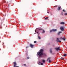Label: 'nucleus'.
I'll return each instance as SVG.
<instances>
[{
	"mask_svg": "<svg viewBox=\"0 0 67 67\" xmlns=\"http://www.w3.org/2000/svg\"><path fill=\"white\" fill-rule=\"evenodd\" d=\"M43 51H44V49H41L40 50V52H37V56L39 55L40 58L42 57V55H44L43 53L42 52H43Z\"/></svg>",
	"mask_w": 67,
	"mask_h": 67,
	"instance_id": "1",
	"label": "nucleus"
},
{
	"mask_svg": "<svg viewBox=\"0 0 67 67\" xmlns=\"http://www.w3.org/2000/svg\"><path fill=\"white\" fill-rule=\"evenodd\" d=\"M42 30V29L41 28H37L36 30H35V32L36 33V30H38V31H41V30Z\"/></svg>",
	"mask_w": 67,
	"mask_h": 67,
	"instance_id": "2",
	"label": "nucleus"
},
{
	"mask_svg": "<svg viewBox=\"0 0 67 67\" xmlns=\"http://www.w3.org/2000/svg\"><path fill=\"white\" fill-rule=\"evenodd\" d=\"M57 42L58 43V42H59V43H60L61 42H62V41H59V38H57Z\"/></svg>",
	"mask_w": 67,
	"mask_h": 67,
	"instance_id": "3",
	"label": "nucleus"
},
{
	"mask_svg": "<svg viewBox=\"0 0 67 67\" xmlns=\"http://www.w3.org/2000/svg\"><path fill=\"white\" fill-rule=\"evenodd\" d=\"M60 29L61 30V31H64V27H61L60 28Z\"/></svg>",
	"mask_w": 67,
	"mask_h": 67,
	"instance_id": "4",
	"label": "nucleus"
},
{
	"mask_svg": "<svg viewBox=\"0 0 67 67\" xmlns=\"http://www.w3.org/2000/svg\"><path fill=\"white\" fill-rule=\"evenodd\" d=\"M55 49L57 51H60V48L59 47L58 48H55Z\"/></svg>",
	"mask_w": 67,
	"mask_h": 67,
	"instance_id": "5",
	"label": "nucleus"
},
{
	"mask_svg": "<svg viewBox=\"0 0 67 67\" xmlns=\"http://www.w3.org/2000/svg\"><path fill=\"white\" fill-rule=\"evenodd\" d=\"M30 46L31 48H33V47L34 46V44H30Z\"/></svg>",
	"mask_w": 67,
	"mask_h": 67,
	"instance_id": "6",
	"label": "nucleus"
},
{
	"mask_svg": "<svg viewBox=\"0 0 67 67\" xmlns=\"http://www.w3.org/2000/svg\"><path fill=\"white\" fill-rule=\"evenodd\" d=\"M13 64L14 65V67H16V62H14L13 63Z\"/></svg>",
	"mask_w": 67,
	"mask_h": 67,
	"instance_id": "7",
	"label": "nucleus"
},
{
	"mask_svg": "<svg viewBox=\"0 0 67 67\" xmlns=\"http://www.w3.org/2000/svg\"><path fill=\"white\" fill-rule=\"evenodd\" d=\"M59 6L58 7V10H60V9H62L61 7H60V6L59 5Z\"/></svg>",
	"mask_w": 67,
	"mask_h": 67,
	"instance_id": "8",
	"label": "nucleus"
},
{
	"mask_svg": "<svg viewBox=\"0 0 67 67\" xmlns=\"http://www.w3.org/2000/svg\"><path fill=\"white\" fill-rule=\"evenodd\" d=\"M60 24L61 25H64V24H65V23L64 22H61Z\"/></svg>",
	"mask_w": 67,
	"mask_h": 67,
	"instance_id": "9",
	"label": "nucleus"
},
{
	"mask_svg": "<svg viewBox=\"0 0 67 67\" xmlns=\"http://www.w3.org/2000/svg\"><path fill=\"white\" fill-rule=\"evenodd\" d=\"M52 31L53 32H56L57 31V29H52Z\"/></svg>",
	"mask_w": 67,
	"mask_h": 67,
	"instance_id": "10",
	"label": "nucleus"
},
{
	"mask_svg": "<svg viewBox=\"0 0 67 67\" xmlns=\"http://www.w3.org/2000/svg\"><path fill=\"white\" fill-rule=\"evenodd\" d=\"M51 53H52V48H51L50 49Z\"/></svg>",
	"mask_w": 67,
	"mask_h": 67,
	"instance_id": "11",
	"label": "nucleus"
},
{
	"mask_svg": "<svg viewBox=\"0 0 67 67\" xmlns=\"http://www.w3.org/2000/svg\"><path fill=\"white\" fill-rule=\"evenodd\" d=\"M62 33V32L61 31L59 32L58 34V35H60V33Z\"/></svg>",
	"mask_w": 67,
	"mask_h": 67,
	"instance_id": "12",
	"label": "nucleus"
},
{
	"mask_svg": "<svg viewBox=\"0 0 67 67\" xmlns=\"http://www.w3.org/2000/svg\"><path fill=\"white\" fill-rule=\"evenodd\" d=\"M63 56L65 57H66V56H67V55L66 54H63Z\"/></svg>",
	"mask_w": 67,
	"mask_h": 67,
	"instance_id": "13",
	"label": "nucleus"
},
{
	"mask_svg": "<svg viewBox=\"0 0 67 67\" xmlns=\"http://www.w3.org/2000/svg\"><path fill=\"white\" fill-rule=\"evenodd\" d=\"M43 32H42V33H44L45 32V31L44 30H43Z\"/></svg>",
	"mask_w": 67,
	"mask_h": 67,
	"instance_id": "14",
	"label": "nucleus"
},
{
	"mask_svg": "<svg viewBox=\"0 0 67 67\" xmlns=\"http://www.w3.org/2000/svg\"><path fill=\"white\" fill-rule=\"evenodd\" d=\"M42 62L43 63H45V60L44 59H43L42 60Z\"/></svg>",
	"mask_w": 67,
	"mask_h": 67,
	"instance_id": "15",
	"label": "nucleus"
},
{
	"mask_svg": "<svg viewBox=\"0 0 67 67\" xmlns=\"http://www.w3.org/2000/svg\"><path fill=\"white\" fill-rule=\"evenodd\" d=\"M48 17H47L46 18H45V20H47V19H48Z\"/></svg>",
	"mask_w": 67,
	"mask_h": 67,
	"instance_id": "16",
	"label": "nucleus"
},
{
	"mask_svg": "<svg viewBox=\"0 0 67 67\" xmlns=\"http://www.w3.org/2000/svg\"><path fill=\"white\" fill-rule=\"evenodd\" d=\"M38 38H39V40H41V37H40V36H38Z\"/></svg>",
	"mask_w": 67,
	"mask_h": 67,
	"instance_id": "17",
	"label": "nucleus"
},
{
	"mask_svg": "<svg viewBox=\"0 0 67 67\" xmlns=\"http://www.w3.org/2000/svg\"><path fill=\"white\" fill-rule=\"evenodd\" d=\"M59 39L60 40H63V38L62 37H61Z\"/></svg>",
	"mask_w": 67,
	"mask_h": 67,
	"instance_id": "18",
	"label": "nucleus"
},
{
	"mask_svg": "<svg viewBox=\"0 0 67 67\" xmlns=\"http://www.w3.org/2000/svg\"><path fill=\"white\" fill-rule=\"evenodd\" d=\"M49 63H51L52 62V61H51V60H49Z\"/></svg>",
	"mask_w": 67,
	"mask_h": 67,
	"instance_id": "19",
	"label": "nucleus"
},
{
	"mask_svg": "<svg viewBox=\"0 0 67 67\" xmlns=\"http://www.w3.org/2000/svg\"><path fill=\"white\" fill-rule=\"evenodd\" d=\"M53 32V29L51 30L50 31V32Z\"/></svg>",
	"mask_w": 67,
	"mask_h": 67,
	"instance_id": "20",
	"label": "nucleus"
},
{
	"mask_svg": "<svg viewBox=\"0 0 67 67\" xmlns=\"http://www.w3.org/2000/svg\"><path fill=\"white\" fill-rule=\"evenodd\" d=\"M64 15H67V13H65L64 14Z\"/></svg>",
	"mask_w": 67,
	"mask_h": 67,
	"instance_id": "21",
	"label": "nucleus"
},
{
	"mask_svg": "<svg viewBox=\"0 0 67 67\" xmlns=\"http://www.w3.org/2000/svg\"><path fill=\"white\" fill-rule=\"evenodd\" d=\"M63 12H65V10L64 9H63Z\"/></svg>",
	"mask_w": 67,
	"mask_h": 67,
	"instance_id": "22",
	"label": "nucleus"
},
{
	"mask_svg": "<svg viewBox=\"0 0 67 67\" xmlns=\"http://www.w3.org/2000/svg\"><path fill=\"white\" fill-rule=\"evenodd\" d=\"M63 41H65V40H66L65 38H63Z\"/></svg>",
	"mask_w": 67,
	"mask_h": 67,
	"instance_id": "23",
	"label": "nucleus"
},
{
	"mask_svg": "<svg viewBox=\"0 0 67 67\" xmlns=\"http://www.w3.org/2000/svg\"><path fill=\"white\" fill-rule=\"evenodd\" d=\"M38 65H41V62H39V63H38Z\"/></svg>",
	"mask_w": 67,
	"mask_h": 67,
	"instance_id": "24",
	"label": "nucleus"
},
{
	"mask_svg": "<svg viewBox=\"0 0 67 67\" xmlns=\"http://www.w3.org/2000/svg\"><path fill=\"white\" fill-rule=\"evenodd\" d=\"M41 65H43V63H41Z\"/></svg>",
	"mask_w": 67,
	"mask_h": 67,
	"instance_id": "25",
	"label": "nucleus"
},
{
	"mask_svg": "<svg viewBox=\"0 0 67 67\" xmlns=\"http://www.w3.org/2000/svg\"><path fill=\"white\" fill-rule=\"evenodd\" d=\"M23 65H24V66H26V64H24Z\"/></svg>",
	"mask_w": 67,
	"mask_h": 67,
	"instance_id": "26",
	"label": "nucleus"
},
{
	"mask_svg": "<svg viewBox=\"0 0 67 67\" xmlns=\"http://www.w3.org/2000/svg\"><path fill=\"white\" fill-rule=\"evenodd\" d=\"M25 15H26V16L27 15V14H26V13L25 14Z\"/></svg>",
	"mask_w": 67,
	"mask_h": 67,
	"instance_id": "27",
	"label": "nucleus"
},
{
	"mask_svg": "<svg viewBox=\"0 0 67 67\" xmlns=\"http://www.w3.org/2000/svg\"><path fill=\"white\" fill-rule=\"evenodd\" d=\"M36 43V41H34V43Z\"/></svg>",
	"mask_w": 67,
	"mask_h": 67,
	"instance_id": "28",
	"label": "nucleus"
},
{
	"mask_svg": "<svg viewBox=\"0 0 67 67\" xmlns=\"http://www.w3.org/2000/svg\"><path fill=\"white\" fill-rule=\"evenodd\" d=\"M55 46V45H52V47H54Z\"/></svg>",
	"mask_w": 67,
	"mask_h": 67,
	"instance_id": "29",
	"label": "nucleus"
},
{
	"mask_svg": "<svg viewBox=\"0 0 67 67\" xmlns=\"http://www.w3.org/2000/svg\"><path fill=\"white\" fill-rule=\"evenodd\" d=\"M29 58H30V57H27V59H29Z\"/></svg>",
	"mask_w": 67,
	"mask_h": 67,
	"instance_id": "30",
	"label": "nucleus"
},
{
	"mask_svg": "<svg viewBox=\"0 0 67 67\" xmlns=\"http://www.w3.org/2000/svg\"><path fill=\"white\" fill-rule=\"evenodd\" d=\"M37 34H38V32H37Z\"/></svg>",
	"mask_w": 67,
	"mask_h": 67,
	"instance_id": "31",
	"label": "nucleus"
},
{
	"mask_svg": "<svg viewBox=\"0 0 67 67\" xmlns=\"http://www.w3.org/2000/svg\"><path fill=\"white\" fill-rule=\"evenodd\" d=\"M49 59V58H48V59L47 60H48V59Z\"/></svg>",
	"mask_w": 67,
	"mask_h": 67,
	"instance_id": "32",
	"label": "nucleus"
},
{
	"mask_svg": "<svg viewBox=\"0 0 67 67\" xmlns=\"http://www.w3.org/2000/svg\"><path fill=\"white\" fill-rule=\"evenodd\" d=\"M28 48V47H26V48Z\"/></svg>",
	"mask_w": 67,
	"mask_h": 67,
	"instance_id": "33",
	"label": "nucleus"
},
{
	"mask_svg": "<svg viewBox=\"0 0 67 67\" xmlns=\"http://www.w3.org/2000/svg\"><path fill=\"white\" fill-rule=\"evenodd\" d=\"M61 59V60H63V58Z\"/></svg>",
	"mask_w": 67,
	"mask_h": 67,
	"instance_id": "34",
	"label": "nucleus"
},
{
	"mask_svg": "<svg viewBox=\"0 0 67 67\" xmlns=\"http://www.w3.org/2000/svg\"><path fill=\"white\" fill-rule=\"evenodd\" d=\"M62 15H63V13H62Z\"/></svg>",
	"mask_w": 67,
	"mask_h": 67,
	"instance_id": "35",
	"label": "nucleus"
},
{
	"mask_svg": "<svg viewBox=\"0 0 67 67\" xmlns=\"http://www.w3.org/2000/svg\"><path fill=\"white\" fill-rule=\"evenodd\" d=\"M16 67H19L18 66H16Z\"/></svg>",
	"mask_w": 67,
	"mask_h": 67,
	"instance_id": "36",
	"label": "nucleus"
},
{
	"mask_svg": "<svg viewBox=\"0 0 67 67\" xmlns=\"http://www.w3.org/2000/svg\"><path fill=\"white\" fill-rule=\"evenodd\" d=\"M27 14H28V15L29 14H28V13H27Z\"/></svg>",
	"mask_w": 67,
	"mask_h": 67,
	"instance_id": "37",
	"label": "nucleus"
}]
</instances>
